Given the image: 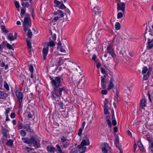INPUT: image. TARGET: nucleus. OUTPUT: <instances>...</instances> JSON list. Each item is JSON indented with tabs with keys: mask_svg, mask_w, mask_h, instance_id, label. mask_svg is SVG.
Wrapping results in <instances>:
<instances>
[{
	"mask_svg": "<svg viewBox=\"0 0 153 153\" xmlns=\"http://www.w3.org/2000/svg\"><path fill=\"white\" fill-rule=\"evenodd\" d=\"M100 33L97 30L93 31L91 34V37L87 39V45L91 49L97 48V42L99 40Z\"/></svg>",
	"mask_w": 153,
	"mask_h": 153,
	"instance_id": "1",
	"label": "nucleus"
},
{
	"mask_svg": "<svg viewBox=\"0 0 153 153\" xmlns=\"http://www.w3.org/2000/svg\"><path fill=\"white\" fill-rule=\"evenodd\" d=\"M85 140H82L80 144L78 145L77 148L72 149L70 153H84L86 149L85 146L90 144L89 138L87 135L85 136Z\"/></svg>",
	"mask_w": 153,
	"mask_h": 153,
	"instance_id": "2",
	"label": "nucleus"
},
{
	"mask_svg": "<svg viewBox=\"0 0 153 153\" xmlns=\"http://www.w3.org/2000/svg\"><path fill=\"white\" fill-rule=\"evenodd\" d=\"M26 16L24 19V22L23 23V26L24 27V30L26 32L27 30L30 29V28L31 26V22L30 16L28 13L26 15Z\"/></svg>",
	"mask_w": 153,
	"mask_h": 153,
	"instance_id": "3",
	"label": "nucleus"
},
{
	"mask_svg": "<svg viewBox=\"0 0 153 153\" xmlns=\"http://www.w3.org/2000/svg\"><path fill=\"white\" fill-rule=\"evenodd\" d=\"M60 87H58L53 88V91L52 92V99L53 100H56L55 97L53 95H55L58 97H60L62 96V93L64 91H66V89L64 87L60 88Z\"/></svg>",
	"mask_w": 153,
	"mask_h": 153,
	"instance_id": "4",
	"label": "nucleus"
},
{
	"mask_svg": "<svg viewBox=\"0 0 153 153\" xmlns=\"http://www.w3.org/2000/svg\"><path fill=\"white\" fill-rule=\"evenodd\" d=\"M63 47L64 48H63V47L62 46L61 42L59 41L57 44V49L63 53H66V51L68 52H70L69 47L68 44L64 45Z\"/></svg>",
	"mask_w": 153,
	"mask_h": 153,
	"instance_id": "5",
	"label": "nucleus"
},
{
	"mask_svg": "<svg viewBox=\"0 0 153 153\" xmlns=\"http://www.w3.org/2000/svg\"><path fill=\"white\" fill-rule=\"evenodd\" d=\"M50 78L53 88L61 86L60 78L59 77H56L53 78L50 77Z\"/></svg>",
	"mask_w": 153,
	"mask_h": 153,
	"instance_id": "6",
	"label": "nucleus"
},
{
	"mask_svg": "<svg viewBox=\"0 0 153 153\" xmlns=\"http://www.w3.org/2000/svg\"><path fill=\"white\" fill-rule=\"evenodd\" d=\"M33 144V146L36 148H38L40 147V141L39 140L34 137L32 136L30 138V146H31Z\"/></svg>",
	"mask_w": 153,
	"mask_h": 153,
	"instance_id": "7",
	"label": "nucleus"
},
{
	"mask_svg": "<svg viewBox=\"0 0 153 153\" xmlns=\"http://www.w3.org/2000/svg\"><path fill=\"white\" fill-rule=\"evenodd\" d=\"M107 53L109 54L113 58L114 61L117 60V55L115 53L114 50L112 48V46L110 45L107 48Z\"/></svg>",
	"mask_w": 153,
	"mask_h": 153,
	"instance_id": "8",
	"label": "nucleus"
},
{
	"mask_svg": "<svg viewBox=\"0 0 153 153\" xmlns=\"http://www.w3.org/2000/svg\"><path fill=\"white\" fill-rule=\"evenodd\" d=\"M61 142L64 148L67 147L70 145V141L64 136H62L61 137Z\"/></svg>",
	"mask_w": 153,
	"mask_h": 153,
	"instance_id": "9",
	"label": "nucleus"
},
{
	"mask_svg": "<svg viewBox=\"0 0 153 153\" xmlns=\"http://www.w3.org/2000/svg\"><path fill=\"white\" fill-rule=\"evenodd\" d=\"M126 4L123 2H119L117 4V9L121 10L124 13L125 9Z\"/></svg>",
	"mask_w": 153,
	"mask_h": 153,
	"instance_id": "10",
	"label": "nucleus"
},
{
	"mask_svg": "<svg viewBox=\"0 0 153 153\" xmlns=\"http://www.w3.org/2000/svg\"><path fill=\"white\" fill-rule=\"evenodd\" d=\"M49 51V47L48 46H45L43 48L42 53L43 57V60H45L46 59V57Z\"/></svg>",
	"mask_w": 153,
	"mask_h": 153,
	"instance_id": "11",
	"label": "nucleus"
},
{
	"mask_svg": "<svg viewBox=\"0 0 153 153\" xmlns=\"http://www.w3.org/2000/svg\"><path fill=\"white\" fill-rule=\"evenodd\" d=\"M16 96L18 99L19 102L21 103L22 101L23 94L21 92L16 91L15 92Z\"/></svg>",
	"mask_w": 153,
	"mask_h": 153,
	"instance_id": "12",
	"label": "nucleus"
},
{
	"mask_svg": "<svg viewBox=\"0 0 153 153\" xmlns=\"http://www.w3.org/2000/svg\"><path fill=\"white\" fill-rule=\"evenodd\" d=\"M17 33H14V35L13 36L12 33H9L8 35L7 36L8 39L10 41H13L17 39Z\"/></svg>",
	"mask_w": 153,
	"mask_h": 153,
	"instance_id": "13",
	"label": "nucleus"
},
{
	"mask_svg": "<svg viewBox=\"0 0 153 153\" xmlns=\"http://www.w3.org/2000/svg\"><path fill=\"white\" fill-rule=\"evenodd\" d=\"M119 140L118 136H116L115 138L114 144L116 147L119 150L120 153H123L122 149L120 145H119Z\"/></svg>",
	"mask_w": 153,
	"mask_h": 153,
	"instance_id": "14",
	"label": "nucleus"
},
{
	"mask_svg": "<svg viewBox=\"0 0 153 153\" xmlns=\"http://www.w3.org/2000/svg\"><path fill=\"white\" fill-rule=\"evenodd\" d=\"M85 79L84 78L82 77L79 81L78 83V86L79 88L83 87L85 85Z\"/></svg>",
	"mask_w": 153,
	"mask_h": 153,
	"instance_id": "15",
	"label": "nucleus"
},
{
	"mask_svg": "<svg viewBox=\"0 0 153 153\" xmlns=\"http://www.w3.org/2000/svg\"><path fill=\"white\" fill-rule=\"evenodd\" d=\"M148 45L147 47V48L148 49H150L153 47V39H151L150 38H148Z\"/></svg>",
	"mask_w": 153,
	"mask_h": 153,
	"instance_id": "16",
	"label": "nucleus"
},
{
	"mask_svg": "<svg viewBox=\"0 0 153 153\" xmlns=\"http://www.w3.org/2000/svg\"><path fill=\"white\" fill-rule=\"evenodd\" d=\"M68 59H66L65 58V59H63V58L62 57H60L59 58V60L57 62V65L58 66H59L61 65L65 61L67 60Z\"/></svg>",
	"mask_w": 153,
	"mask_h": 153,
	"instance_id": "17",
	"label": "nucleus"
},
{
	"mask_svg": "<svg viewBox=\"0 0 153 153\" xmlns=\"http://www.w3.org/2000/svg\"><path fill=\"white\" fill-rule=\"evenodd\" d=\"M24 128L30 134L33 132V131L32 130L30 127V125L27 124L24 126Z\"/></svg>",
	"mask_w": 153,
	"mask_h": 153,
	"instance_id": "18",
	"label": "nucleus"
},
{
	"mask_svg": "<svg viewBox=\"0 0 153 153\" xmlns=\"http://www.w3.org/2000/svg\"><path fill=\"white\" fill-rule=\"evenodd\" d=\"M59 8L60 9H65L66 12H67L68 13L69 15L71 14V12L70 10L68 8L66 7V6H65L63 4H61L60 6L59 7Z\"/></svg>",
	"mask_w": 153,
	"mask_h": 153,
	"instance_id": "19",
	"label": "nucleus"
},
{
	"mask_svg": "<svg viewBox=\"0 0 153 153\" xmlns=\"http://www.w3.org/2000/svg\"><path fill=\"white\" fill-rule=\"evenodd\" d=\"M146 105V102L144 99H142L140 101V107L141 108H143Z\"/></svg>",
	"mask_w": 153,
	"mask_h": 153,
	"instance_id": "20",
	"label": "nucleus"
},
{
	"mask_svg": "<svg viewBox=\"0 0 153 153\" xmlns=\"http://www.w3.org/2000/svg\"><path fill=\"white\" fill-rule=\"evenodd\" d=\"M47 151L48 152L51 153H54V151L56 150L55 148L51 145L48 146H47Z\"/></svg>",
	"mask_w": 153,
	"mask_h": 153,
	"instance_id": "21",
	"label": "nucleus"
},
{
	"mask_svg": "<svg viewBox=\"0 0 153 153\" xmlns=\"http://www.w3.org/2000/svg\"><path fill=\"white\" fill-rule=\"evenodd\" d=\"M7 96V94L0 90V99H5Z\"/></svg>",
	"mask_w": 153,
	"mask_h": 153,
	"instance_id": "22",
	"label": "nucleus"
},
{
	"mask_svg": "<svg viewBox=\"0 0 153 153\" xmlns=\"http://www.w3.org/2000/svg\"><path fill=\"white\" fill-rule=\"evenodd\" d=\"M78 94L79 96L82 98H84L85 96V93L82 90L79 91Z\"/></svg>",
	"mask_w": 153,
	"mask_h": 153,
	"instance_id": "23",
	"label": "nucleus"
},
{
	"mask_svg": "<svg viewBox=\"0 0 153 153\" xmlns=\"http://www.w3.org/2000/svg\"><path fill=\"white\" fill-rule=\"evenodd\" d=\"M105 81V79H103V78L101 79V84L102 89H105L106 88V83Z\"/></svg>",
	"mask_w": 153,
	"mask_h": 153,
	"instance_id": "24",
	"label": "nucleus"
},
{
	"mask_svg": "<svg viewBox=\"0 0 153 153\" xmlns=\"http://www.w3.org/2000/svg\"><path fill=\"white\" fill-rule=\"evenodd\" d=\"M2 131L3 135L5 137H7V133H8L9 131L4 128L3 127H2Z\"/></svg>",
	"mask_w": 153,
	"mask_h": 153,
	"instance_id": "25",
	"label": "nucleus"
},
{
	"mask_svg": "<svg viewBox=\"0 0 153 153\" xmlns=\"http://www.w3.org/2000/svg\"><path fill=\"white\" fill-rule=\"evenodd\" d=\"M85 122L84 121L83 122L82 124V128H80L78 132V135L79 136H80L82 133V130L83 129L85 125Z\"/></svg>",
	"mask_w": 153,
	"mask_h": 153,
	"instance_id": "26",
	"label": "nucleus"
},
{
	"mask_svg": "<svg viewBox=\"0 0 153 153\" xmlns=\"http://www.w3.org/2000/svg\"><path fill=\"white\" fill-rule=\"evenodd\" d=\"M22 6H24V7H31L32 5L30 4L28 2H22L21 4Z\"/></svg>",
	"mask_w": 153,
	"mask_h": 153,
	"instance_id": "27",
	"label": "nucleus"
},
{
	"mask_svg": "<svg viewBox=\"0 0 153 153\" xmlns=\"http://www.w3.org/2000/svg\"><path fill=\"white\" fill-rule=\"evenodd\" d=\"M138 147L139 148L141 151H143L144 150V148L142 144L140 141H138Z\"/></svg>",
	"mask_w": 153,
	"mask_h": 153,
	"instance_id": "28",
	"label": "nucleus"
},
{
	"mask_svg": "<svg viewBox=\"0 0 153 153\" xmlns=\"http://www.w3.org/2000/svg\"><path fill=\"white\" fill-rule=\"evenodd\" d=\"M120 25L119 22H117L116 23L115 25V28L116 30H120Z\"/></svg>",
	"mask_w": 153,
	"mask_h": 153,
	"instance_id": "29",
	"label": "nucleus"
},
{
	"mask_svg": "<svg viewBox=\"0 0 153 153\" xmlns=\"http://www.w3.org/2000/svg\"><path fill=\"white\" fill-rule=\"evenodd\" d=\"M28 30L27 33V35L28 37L30 39L31 38L33 34L32 31L30 29L27 30Z\"/></svg>",
	"mask_w": 153,
	"mask_h": 153,
	"instance_id": "30",
	"label": "nucleus"
},
{
	"mask_svg": "<svg viewBox=\"0 0 153 153\" xmlns=\"http://www.w3.org/2000/svg\"><path fill=\"white\" fill-rule=\"evenodd\" d=\"M22 140L25 143L29 144V145H30V139H29L28 138H22Z\"/></svg>",
	"mask_w": 153,
	"mask_h": 153,
	"instance_id": "31",
	"label": "nucleus"
},
{
	"mask_svg": "<svg viewBox=\"0 0 153 153\" xmlns=\"http://www.w3.org/2000/svg\"><path fill=\"white\" fill-rule=\"evenodd\" d=\"M108 99H107L105 98V101L104 102V105L103 106V108H108Z\"/></svg>",
	"mask_w": 153,
	"mask_h": 153,
	"instance_id": "32",
	"label": "nucleus"
},
{
	"mask_svg": "<svg viewBox=\"0 0 153 153\" xmlns=\"http://www.w3.org/2000/svg\"><path fill=\"white\" fill-rule=\"evenodd\" d=\"M114 86V85L112 83V81L111 80L108 86V87L107 89L108 90H109L111 89Z\"/></svg>",
	"mask_w": 153,
	"mask_h": 153,
	"instance_id": "33",
	"label": "nucleus"
},
{
	"mask_svg": "<svg viewBox=\"0 0 153 153\" xmlns=\"http://www.w3.org/2000/svg\"><path fill=\"white\" fill-rule=\"evenodd\" d=\"M1 29L2 31L4 33H7L8 32V31L6 30V27L4 25H2L1 26Z\"/></svg>",
	"mask_w": 153,
	"mask_h": 153,
	"instance_id": "34",
	"label": "nucleus"
},
{
	"mask_svg": "<svg viewBox=\"0 0 153 153\" xmlns=\"http://www.w3.org/2000/svg\"><path fill=\"white\" fill-rule=\"evenodd\" d=\"M148 69L147 67L144 66L143 68L142 73L143 74H146L148 71Z\"/></svg>",
	"mask_w": 153,
	"mask_h": 153,
	"instance_id": "35",
	"label": "nucleus"
},
{
	"mask_svg": "<svg viewBox=\"0 0 153 153\" xmlns=\"http://www.w3.org/2000/svg\"><path fill=\"white\" fill-rule=\"evenodd\" d=\"M55 44L54 42L52 41H51L48 43L46 46H48L49 47V46L53 47L55 46Z\"/></svg>",
	"mask_w": 153,
	"mask_h": 153,
	"instance_id": "36",
	"label": "nucleus"
},
{
	"mask_svg": "<svg viewBox=\"0 0 153 153\" xmlns=\"http://www.w3.org/2000/svg\"><path fill=\"white\" fill-rule=\"evenodd\" d=\"M103 145L104 147H102V148H105L110 150L111 149V147L109 146L108 144L106 143H104L103 144Z\"/></svg>",
	"mask_w": 153,
	"mask_h": 153,
	"instance_id": "37",
	"label": "nucleus"
},
{
	"mask_svg": "<svg viewBox=\"0 0 153 153\" xmlns=\"http://www.w3.org/2000/svg\"><path fill=\"white\" fill-rule=\"evenodd\" d=\"M100 10V8L99 7H96L94 8L93 9V11L94 12V13H97L98 11Z\"/></svg>",
	"mask_w": 153,
	"mask_h": 153,
	"instance_id": "38",
	"label": "nucleus"
},
{
	"mask_svg": "<svg viewBox=\"0 0 153 153\" xmlns=\"http://www.w3.org/2000/svg\"><path fill=\"white\" fill-rule=\"evenodd\" d=\"M13 142L12 140H9L7 142L6 144L9 146H12L13 144Z\"/></svg>",
	"mask_w": 153,
	"mask_h": 153,
	"instance_id": "39",
	"label": "nucleus"
},
{
	"mask_svg": "<svg viewBox=\"0 0 153 153\" xmlns=\"http://www.w3.org/2000/svg\"><path fill=\"white\" fill-rule=\"evenodd\" d=\"M101 11L100 10L98 11L97 13H94L95 16L94 20H96L98 17L97 15H100L101 13Z\"/></svg>",
	"mask_w": 153,
	"mask_h": 153,
	"instance_id": "40",
	"label": "nucleus"
},
{
	"mask_svg": "<svg viewBox=\"0 0 153 153\" xmlns=\"http://www.w3.org/2000/svg\"><path fill=\"white\" fill-rule=\"evenodd\" d=\"M4 88L7 91H9V85L5 81H4Z\"/></svg>",
	"mask_w": 153,
	"mask_h": 153,
	"instance_id": "41",
	"label": "nucleus"
},
{
	"mask_svg": "<svg viewBox=\"0 0 153 153\" xmlns=\"http://www.w3.org/2000/svg\"><path fill=\"white\" fill-rule=\"evenodd\" d=\"M56 146L58 149V151L60 153H64V152H62L61 149V148L59 145L57 144L56 145Z\"/></svg>",
	"mask_w": 153,
	"mask_h": 153,
	"instance_id": "42",
	"label": "nucleus"
},
{
	"mask_svg": "<svg viewBox=\"0 0 153 153\" xmlns=\"http://www.w3.org/2000/svg\"><path fill=\"white\" fill-rule=\"evenodd\" d=\"M150 75V74L147 73L146 74L144 75L143 76V79L145 80H147L149 77Z\"/></svg>",
	"mask_w": 153,
	"mask_h": 153,
	"instance_id": "43",
	"label": "nucleus"
},
{
	"mask_svg": "<svg viewBox=\"0 0 153 153\" xmlns=\"http://www.w3.org/2000/svg\"><path fill=\"white\" fill-rule=\"evenodd\" d=\"M124 13H122L121 12H119L117 13V18L119 19L121 18L123 15Z\"/></svg>",
	"mask_w": 153,
	"mask_h": 153,
	"instance_id": "44",
	"label": "nucleus"
},
{
	"mask_svg": "<svg viewBox=\"0 0 153 153\" xmlns=\"http://www.w3.org/2000/svg\"><path fill=\"white\" fill-rule=\"evenodd\" d=\"M54 3L56 4V6L58 7V6L60 5L61 2L57 0H54Z\"/></svg>",
	"mask_w": 153,
	"mask_h": 153,
	"instance_id": "45",
	"label": "nucleus"
},
{
	"mask_svg": "<svg viewBox=\"0 0 153 153\" xmlns=\"http://www.w3.org/2000/svg\"><path fill=\"white\" fill-rule=\"evenodd\" d=\"M149 33L148 36V38H150L151 39H153V33L151 32L149 30Z\"/></svg>",
	"mask_w": 153,
	"mask_h": 153,
	"instance_id": "46",
	"label": "nucleus"
},
{
	"mask_svg": "<svg viewBox=\"0 0 153 153\" xmlns=\"http://www.w3.org/2000/svg\"><path fill=\"white\" fill-rule=\"evenodd\" d=\"M58 12L59 13L58 15L60 16L61 17H62L64 16V13H63V12L62 11L60 10H58Z\"/></svg>",
	"mask_w": 153,
	"mask_h": 153,
	"instance_id": "47",
	"label": "nucleus"
},
{
	"mask_svg": "<svg viewBox=\"0 0 153 153\" xmlns=\"http://www.w3.org/2000/svg\"><path fill=\"white\" fill-rule=\"evenodd\" d=\"M26 42H27V45L29 48L30 49H31L32 48V46H31V43L28 40H27Z\"/></svg>",
	"mask_w": 153,
	"mask_h": 153,
	"instance_id": "48",
	"label": "nucleus"
},
{
	"mask_svg": "<svg viewBox=\"0 0 153 153\" xmlns=\"http://www.w3.org/2000/svg\"><path fill=\"white\" fill-rule=\"evenodd\" d=\"M21 135L23 137H25L26 134V132L24 130H22L20 131Z\"/></svg>",
	"mask_w": 153,
	"mask_h": 153,
	"instance_id": "49",
	"label": "nucleus"
},
{
	"mask_svg": "<svg viewBox=\"0 0 153 153\" xmlns=\"http://www.w3.org/2000/svg\"><path fill=\"white\" fill-rule=\"evenodd\" d=\"M110 149H106L105 148H102V150L103 153H107L110 150Z\"/></svg>",
	"mask_w": 153,
	"mask_h": 153,
	"instance_id": "50",
	"label": "nucleus"
},
{
	"mask_svg": "<svg viewBox=\"0 0 153 153\" xmlns=\"http://www.w3.org/2000/svg\"><path fill=\"white\" fill-rule=\"evenodd\" d=\"M25 11L24 9L22 8L21 9V15L22 17L23 18V16H22V15L25 14Z\"/></svg>",
	"mask_w": 153,
	"mask_h": 153,
	"instance_id": "51",
	"label": "nucleus"
},
{
	"mask_svg": "<svg viewBox=\"0 0 153 153\" xmlns=\"http://www.w3.org/2000/svg\"><path fill=\"white\" fill-rule=\"evenodd\" d=\"M6 46L7 48L9 49H12L13 50V47L10 44L7 43L6 45Z\"/></svg>",
	"mask_w": 153,
	"mask_h": 153,
	"instance_id": "52",
	"label": "nucleus"
},
{
	"mask_svg": "<svg viewBox=\"0 0 153 153\" xmlns=\"http://www.w3.org/2000/svg\"><path fill=\"white\" fill-rule=\"evenodd\" d=\"M104 109L105 114L106 115L108 114V108H104Z\"/></svg>",
	"mask_w": 153,
	"mask_h": 153,
	"instance_id": "53",
	"label": "nucleus"
},
{
	"mask_svg": "<svg viewBox=\"0 0 153 153\" xmlns=\"http://www.w3.org/2000/svg\"><path fill=\"white\" fill-rule=\"evenodd\" d=\"M29 70L30 72H31V73H33V67L32 65H29Z\"/></svg>",
	"mask_w": 153,
	"mask_h": 153,
	"instance_id": "54",
	"label": "nucleus"
},
{
	"mask_svg": "<svg viewBox=\"0 0 153 153\" xmlns=\"http://www.w3.org/2000/svg\"><path fill=\"white\" fill-rule=\"evenodd\" d=\"M101 92L103 95H106L107 93V91L106 90H103L101 91Z\"/></svg>",
	"mask_w": 153,
	"mask_h": 153,
	"instance_id": "55",
	"label": "nucleus"
},
{
	"mask_svg": "<svg viewBox=\"0 0 153 153\" xmlns=\"http://www.w3.org/2000/svg\"><path fill=\"white\" fill-rule=\"evenodd\" d=\"M27 152H29L31 150L33 149L31 148H30L28 147H26L25 149Z\"/></svg>",
	"mask_w": 153,
	"mask_h": 153,
	"instance_id": "56",
	"label": "nucleus"
},
{
	"mask_svg": "<svg viewBox=\"0 0 153 153\" xmlns=\"http://www.w3.org/2000/svg\"><path fill=\"white\" fill-rule=\"evenodd\" d=\"M101 73L103 74H106L107 73L106 71H105L104 68L102 67L101 68Z\"/></svg>",
	"mask_w": 153,
	"mask_h": 153,
	"instance_id": "57",
	"label": "nucleus"
},
{
	"mask_svg": "<svg viewBox=\"0 0 153 153\" xmlns=\"http://www.w3.org/2000/svg\"><path fill=\"white\" fill-rule=\"evenodd\" d=\"M107 124L108 125V126L109 127H111V124L110 120H106Z\"/></svg>",
	"mask_w": 153,
	"mask_h": 153,
	"instance_id": "58",
	"label": "nucleus"
},
{
	"mask_svg": "<svg viewBox=\"0 0 153 153\" xmlns=\"http://www.w3.org/2000/svg\"><path fill=\"white\" fill-rule=\"evenodd\" d=\"M15 4L16 8H19V4L18 2L16 1L15 2Z\"/></svg>",
	"mask_w": 153,
	"mask_h": 153,
	"instance_id": "59",
	"label": "nucleus"
},
{
	"mask_svg": "<svg viewBox=\"0 0 153 153\" xmlns=\"http://www.w3.org/2000/svg\"><path fill=\"white\" fill-rule=\"evenodd\" d=\"M10 111V109L9 108H8L6 110V112L5 113V114L6 116H7L8 115V114L9 113Z\"/></svg>",
	"mask_w": 153,
	"mask_h": 153,
	"instance_id": "60",
	"label": "nucleus"
},
{
	"mask_svg": "<svg viewBox=\"0 0 153 153\" xmlns=\"http://www.w3.org/2000/svg\"><path fill=\"white\" fill-rule=\"evenodd\" d=\"M10 116L11 118L12 119L14 118L15 117V113H12L10 114Z\"/></svg>",
	"mask_w": 153,
	"mask_h": 153,
	"instance_id": "61",
	"label": "nucleus"
},
{
	"mask_svg": "<svg viewBox=\"0 0 153 153\" xmlns=\"http://www.w3.org/2000/svg\"><path fill=\"white\" fill-rule=\"evenodd\" d=\"M137 148V145H136V144L135 143L134 144V149H133V152L134 153H135V152L136 150V149Z\"/></svg>",
	"mask_w": 153,
	"mask_h": 153,
	"instance_id": "62",
	"label": "nucleus"
},
{
	"mask_svg": "<svg viewBox=\"0 0 153 153\" xmlns=\"http://www.w3.org/2000/svg\"><path fill=\"white\" fill-rule=\"evenodd\" d=\"M152 69L151 67H150L149 68L148 70V72H147V73L149 74H150L151 71H152Z\"/></svg>",
	"mask_w": 153,
	"mask_h": 153,
	"instance_id": "63",
	"label": "nucleus"
},
{
	"mask_svg": "<svg viewBox=\"0 0 153 153\" xmlns=\"http://www.w3.org/2000/svg\"><path fill=\"white\" fill-rule=\"evenodd\" d=\"M112 123L113 126H116L117 125V122L116 120H112Z\"/></svg>",
	"mask_w": 153,
	"mask_h": 153,
	"instance_id": "64",
	"label": "nucleus"
}]
</instances>
